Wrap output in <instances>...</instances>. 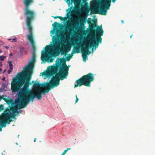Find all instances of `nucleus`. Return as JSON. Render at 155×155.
Masks as SVG:
<instances>
[{
  "instance_id": "nucleus-37",
  "label": "nucleus",
  "mask_w": 155,
  "mask_h": 155,
  "mask_svg": "<svg viewBox=\"0 0 155 155\" xmlns=\"http://www.w3.org/2000/svg\"><path fill=\"white\" fill-rule=\"evenodd\" d=\"M2 71V70L1 68H0V72Z\"/></svg>"
},
{
  "instance_id": "nucleus-34",
  "label": "nucleus",
  "mask_w": 155,
  "mask_h": 155,
  "mask_svg": "<svg viewBox=\"0 0 155 155\" xmlns=\"http://www.w3.org/2000/svg\"><path fill=\"white\" fill-rule=\"evenodd\" d=\"M2 130V129L1 127H0V131H1Z\"/></svg>"
},
{
  "instance_id": "nucleus-5",
  "label": "nucleus",
  "mask_w": 155,
  "mask_h": 155,
  "mask_svg": "<svg viewBox=\"0 0 155 155\" xmlns=\"http://www.w3.org/2000/svg\"><path fill=\"white\" fill-rule=\"evenodd\" d=\"M94 79L93 74L91 73H89L76 80L77 84H75L74 87L76 88L78 86L80 87L82 85L90 87L91 82L93 81Z\"/></svg>"
},
{
  "instance_id": "nucleus-30",
  "label": "nucleus",
  "mask_w": 155,
  "mask_h": 155,
  "mask_svg": "<svg viewBox=\"0 0 155 155\" xmlns=\"http://www.w3.org/2000/svg\"><path fill=\"white\" fill-rule=\"evenodd\" d=\"M5 78L4 77H3V78H2V80H3V81H5Z\"/></svg>"
},
{
  "instance_id": "nucleus-10",
  "label": "nucleus",
  "mask_w": 155,
  "mask_h": 155,
  "mask_svg": "<svg viewBox=\"0 0 155 155\" xmlns=\"http://www.w3.org/2000/svg\"><path fill=\"white\" fill-rule=\"evenodd\" d=\"M87 23L89 25L90 29L91 30L92 32L94 33V34L95 35H97L96 37L95 36H93L92 37L94 36L95 37V38H96V37L99 35V33L96 31L97 29H99L98 31H101V30H102L103 31L101 26L100 27L97 26L96 30L93 29V28L96 26V24L94 23L92 24L91 21H87Z\"/></svg>"
},
{
  "instance_id": "nucleus-23",
  "label": "nucleus",
  "mask_w": 155,
  "mask_h": 155,
  "mask_svg": "<svg viewBox=\"0 0 155 155\" xmlns=\"http://www.w3.org/2000/svg\"><path fill=\"white\" fill-rule=\"evenodd\" d=\"M75 97H76V100H75V103H77L78 101V98L77 95L76 94L75 95Z\"/></svg>"
},
{
  "instance_id": "nucleus-17",
  "label": "nucleus",
  "mask_w": 155,
  "mask_h": 155,
  "mask_svg": "<svg viewBox=\"0 0 155 155\" xmlns=\"http://www.w3.org/2000/svg\"><path fill=\"white\" fill-rule=\"evenodd\" d=\"M71 27V28L72 29H73V31H74V30H75L76 31L77 29V27L76 26V25L74 26V25H71V26H70Z\"/></svg>"
},
{
  "instance_id": "nucleus-33",
  "label": "nucleus",
  "mask_w": 155,
  "mask_h": 155,
  "mask_svg": "<svg viewBox=\"0 0 155 155\" xmlns=\"http://www.w3.org/2000/svg\"><path fill=\"white\" fill-rule=\"evenodd\" d=\"M36 140H37L36 138H35L34 140V141L35 142L36 141Z\"/></svg>"
},
{
  "instance_id": "nucleus-9",
  "label": "nucleus",
  "mask_w": 155,
  "mask_h": 155,
  "mask_svg": "<svg viewBox=\"0 0 155 155\" xmlns=\"http://www.w3.org/2000/svg\"><path fill=\"white\" fill-rule=\"evenodd\" d=\"M60 25L59 23L57 22H55L53 24L52 26L54 28L53 30L51 31V33L52 34H54L56 32V36H54L53 37V39L54 41V44L55 45H58L59 44V31L57 29L59 26Z\"/></svg>"
},
{
  "instance_id": "nucleus-46",
  "label": "nucleus",
  "mask_w": 155,
  "mask_h": 155,
  "mask_svg": "<svg viewBox=\"0 0 155 155\" xmlns=\"http://www.w3.org/2000/svg\"><path fill=\"white\" fill-rule=\"evenodd\" d=\"M34 82V81H32V83H33V82Z\"/></svg>"
},
{
  "instance_id": "nucleus-38",
  "label": "nucleus",
  "mask_w": 155,
  "mask_h": 155,
  "mask_svg": "<svg viewBox=\"0 0 155 155\" xmlns=\"http://www.w3.org/2000/svg\"><path fill=\"white\" fill-rule=\"evenodd\" d=\"M2 52V51L1 50H0V53Z\"/></svg>"
},
{
  "instance_id": "nucleus-41",
  "label": "nucleus",
  "mask_w": 155,
  "mask_h": 155,
  "mask_svg": "<svg viewBox=\"0 0 155 155\" xmlns=\"http://www.w3.org/2000/svg\"><path fill=\"white\" fill-rule=\"evenodd\" d=\"M76 50L77 51H78V48H76Z\"/></svg>"
},
{
  "instance_id": "nucleus-13",
  "label": "nucleus",
  "mask_w": 155,
  "mask_h": 155,
  "mask_svg": "<svg viewBox=\"0 0 155 155\" xmlns=\"http://www.w3.org/2000/svg\"><path fill=\"white\" fill-rule=\"evenodd\" d=\"M74 0H67L66 2L68 4V6H70L71 4L74 2Z\"/></svg>"
},
{
  "instance_id": "nucleus-19",
  "label": "nucleus",
  "mask_w": 155,
  "mask_h": 155,
  "mask_svg": "<svg viewBox=\"0 0 155 155\" xmlns=\"http://www.w3.org/2000/svg\"><path fill=\"white\" fill-rule=\"evenodd\" d=\"M61 54H64V55H66L67 54V52H65L64 50H61Z\"/></svg>"
},
{
  "instance_id": "nucleus-29",
  "label": "nucleus",
  "mask_w": 155,
  "mask_h": 155,
  "mask_svg": "<svg viewBox=\"0 0 155 155\" xmlns=\"http://www.w3.org/2000/svg\"><path fill=\"white\" fill-rule=\"evenodd\" d=\"M56 45H55L54 44V45L53 46H52L51 47V48H54L55 47H56Z\"/></svg>"
},
{
  "instance_id": "nucleus-4",
  "label": "nucleus",
  "mask_w": 155,
  "mask_h": 155,
  "mask_svg": "<svg viewBox=\"0 0 155 155\" xmlns=\"http://www.w3.org/2000/svg\"><path fill=\"white\" fill-rule=\"evenodd\" d=\"M99 29H97L96 31L99 33V35L95 38L94 36L91 37V39L89 41L88 44L84 42L85 44L83 45L84 47V48L85 51L82 52V57L83 60L85 61L87 59V55H88L91 53V52L89 50V48L92 47H94L95 48L97 47L99 44H101L102 42V38L101 36L103 35L104 31L101 30L100 31H98Z\"/></svg>"
},
{
  "instance_id": "nucleus-28",
  "label": "nucleus",
  "mask_w": 155,
  "mask_h": 155,
  "mask_svg": "<svg viewBox=\"0 0 155 155\" xmlns=\"http://www.w3.org/2000/svg\"><path fill=\"white\" fill-rule=\"evenodd\" d=\"M71 149V148H68L65 150H66L67 152L68 151V150H70Z\"/></svg>"
},
{
  "instance_id": "nucleus-44",
  "label": "nucleus",
  "mask_w": 155,
  "mask_h": 155,
  "mask_svg": "<svg viewBox=\"0 0 155 155\" xmlns=\"http://www.w3.org/2000/svg\"><path fill=\"white\" fill-rule=\"evenodd\" d=\"M6 71V70H4V71L3 72V73H4Z\"/></svg>"
},
{
  "instance_id": "nucleus-22",
  "label": "nucleus",
  "mask_w": 155,
  "mask_h": 155,
  "mask_svg": "<svg viewBox=\"0 0 155 155\" xmlns=\"http://www.w3.org/2000/svg\"><path fill=\"white\" fill-rule=\"evenodd\" d=\"M9 41L12 40L11 41L12 42H15L16 41V40L15 38H13L12 39H8Z\"/></svg>"
},
{
  "instance_id": "nucleus-12",
  "label": "nucleus",
  "mask_w": 155,
  "mask_h": 155,
  "mask_svg": "<svg viewBox=\"0 0 155 155\" xmlns=\"http://www.w3.org/2000/svg\"><path fill=\"white\" fill-rule=\"evenodd\" d=\"M18 98H17L16 101H15V103L17 104V105H15V107H12V109L11 111L15 113H17V114H18L19 113H21V111H18V109H21V108H20V104L18 103Z\"/></svg>"
},
{
  "instance_id": "nucleus-42",
  "label": "nucleus",
  "mask_w": 155,
  "mask_h": 155,
  "mask_svg": "<svg viewBox=\"0 0 155 155\" xmlns=\"http://www.w3.org/2000/svg\"><path fill=\"white\" fill-rule=\"evenodd\" d=\"M78 52H77V51H75V52L74 53H78Z\"/></svg>"
},
{
  "instance_id": "nucleus-14",
  "label": "nucleus",
  "mask_w": 155,
  "mask_h": 155,
  "mask_svg": "<svg viewBox=\"0 0 155 155\" xmlns=\"http://www.w3.org/2000/svg\"><path fill=\"white\" fill-rule=\"evenodd\" d=\"M52 17L54 19H56L57 18H58L61 19V21H63L64 20V18H62L61 16H52Z\"/></svg>"
},
{
  "instance_id": "nucleus-36",
  "label": "nucleus",
  "mask_w": 155,
  "mask_h": 155,
  "mask_svg": "<svg viewBox=\"0 0 155 155\" xmlns=\"http://www.w3.org/2000/svg\"><path fill=\"white\" fill-rule=\"evenodd\" d=\"M2 99V97L0 96V101Z\"/></svg>"
},
{
  "instance_id": "nucleus-27",
  "label": "nucleus",
  "mask_w": 155,
  "mask_h": 155,
  "mask_svg": "<svg viewBox=\"0 0 155 155\" xmlns=\"http://www.w3.org/2000/svg\"><path fill=\"white\" fill-rule=\"evenodd\" d=\"M12 70H8V74H10V73L11 72V71H12Z\"/></svg>"
},
{
  "instance_id": "nucleus-26",
  "label": "nucleus",
  "mask_w": 155,
  "mask_h": 155,
  "mask_svg": "<svg viewBox=\"0 0 155 155\" xmlns=\"http://www.w3.org/2000/svg\"><path fill=\"white\" fill-rule=\"evenodd\" d=\"M78 21L77 19H76L75 20V21H74V23L75 24H77V23L76 22V21Z\"/></svg>"
},
{
  "instance_id": "nucleus-2",
  "label": "nucleus",
  "mask_w": 155,
  "mask_h": 155,
  "mask_svg": "<svg viewBox=\"0 0 155 155\" xmlns=\"http://www.w3.org/2000/svg\"><path fill=\"white\" fill-rule=\"evenodd\" d=\"M65 62L66 59L64 58H58L56 61V66H49L48 71L42 72V75L50 77L55 75L54 77H57L59 80L66 78L68 75V68Z\"/></svg>"
},
{
  "instance_id": "nucleus-21",
  "label": "nucleus",
  "mask_w": 155,
  "mask_h": 155,
  "mask_svg": "<svg viewBox=\"0 0 155 155\" xmlns=\"http://www.w3.org/2000/svg\"><path fill=\"white\" fill-rule=\"evenodd\" d=\"M4 109L3 106L2 105H0V111H2Z\"/></svg>"
},
{
  "instance_id": "nucleus-6",
  "label": "nucleus",
  "mask_w": 155,
  "mask_h": 155,
  "mask_svg": "<svg viewBox=\"0 0 155 155\" xmlns=\"http://www.w3.org/2000/svg\"><path fill=\"white\" fill-rule=\"evenodd\" d=\"M116 0H112L113 3L115 2ZM111 1L108 0H102L99 4L100 6H102L100 8H97L95 13H98L101 15H106L107 12V10L109 9L110 6Z\"/></svg>"
},
{
  "instance_id": "nucleus-35",
  "label": "nucleus",
  "mask_w": 155,
  "mask_h": 155,
  "mask_svg": "<svg viewBox=\"0 0 155 155\" xmlns=\"http://www.w3.org/2000/svg\"><path fill=\"white\" fill-rule=\"evenodd\" d=\"M70 48H68V51H70Z\"/></svg>"
},
{
  "instance_id": "nucleus-18",
  "label": "nucleus",
  "mask_w": 155,
  "mask_h": 155,
  "mask_svg": "<svg viewBox=\"0 0 155 155\" xmlns=\"http://www.w3.org/2000/svg\"><path fill=\"white\" fill-rule=\"evenodd\" d=\"M8 63L9 64V66L10 67V68L11 70H12L13 69L12 66L13 65L12 63V62L11 61H8Z\"/></svg>"
},
{
  "instance_id": "nucleus-32",
  "label": "nucleus",
  "mask_w": 155,
  "mask_h": 155,
  "mask_svg": "<svg viewBox=\"0 0 155 155\" xmlns=\"http://www.w3.org/2000/svg\"><path fill=\"white\" fill-rule=\"evenodd\" d=\"M121 22L122 24H123L124 23V21L123 20H122L121 21Z\"/></svg>"
},
{
  "instance_id": "nucleus-31",
  "label": "nucleus",
  "mask_w": 155,
  "mask_h": 155,
  "mask_svg": "<svg viewBox=\"0 0 155 155\" xmlns=\"http://www.w3.org/2000/svg\"><path fill=\"white\" fill-rule=\"evenodd\" d=\"M2 65V63L0 62V66H1Z\"/></svg>"
},
{
  "instance_id": "nucleus-40",
  "label": "nucleus",
  "mask_w": 155,
  "mask_h": 155,
  "mask_svg": "<svg viewBox=\"0 0 155 155\" xmlns=\"http://www.w3.org/2000/svg\"><path fill=\"white\" fill-rule=\"evenodd\" d=\"M5 47L7 49H8V47H7V46H5Z\"/></svg>"
},
{
  "instance_id": "nucleus-24",
  "label": "nucleus",
  "mask_w": 155,
  "mask_h": 155,
  "mask_svg": "<svg viewBox=\"0 0 155 155\" xmlns=\"http://www.w3.org/2000/svg\"><path fill=\"white\" fill-rule=\"evenodd\" d=\"M67 152L66 151V150H64L63 153H62L61 155H64L65 153H66Z\"/></svg>"
},
{
  "instance_id": "nucleus-43",
  "label": "nucleus",
  "mask_w": 155,
  "mask_h": 155,
  "mask_svg": "<svg viewBox=\"0 0 155 155\" xmlns=\"http://www.w3.org/2000/svg\"><path fill=\"white\" fill-rule=\"evenodd\" d=\"M12 53H10V56H12Z\"/></svg>"
},
{
  "instance_id": "nucleus-39",
  "label": "nucleus",
  "mask_w": 155,
  "mask_h": 155,
  "mask_svg": "<svg viewBox=\"0 0 155 155\" xmlns=\"http://www.w3.org/2000/svg\"><path fill=\"white\" fill-rule=\"evenodd\" d=\"M132 36H133V35H131L130 36V38H132Z\"/></svg>"
},
{
  "instance_id": "nucleus-45",
  "label": "nucleus",
  "mask_w": 155,
  "mask_h": 155,
  "mask_svg": "<svg viewBox=\"0 0 155 155\" xmlns=\"http://www.w3.org/2000/svg\"><path fill=\"white\" fill-rule=\"evenodd\" d=\"M58 54H59V53H58V54L57 55V56H58Z\"/></svg>"
},
{
  "instance_id": "nucleus-25",
  "label": "nucleus",
  "mask_w": 155,
  "mask_h": 155,
  "mask_svg": "<svg viewBox=\"0 0 155 155\" xmlns=\"http://www.w3.org/2000/svg\"><path fill=\"white\" fill-rule=\"evenodd\" d=\"M72 6H71V8H69L67 10V11H68V10H69V12H71V10H72Z\"/></svg>"
},
{
  "instance_id": "nucleus-16",
  "label": "nucleus",
  "mask_w": 155,
  "mask_h": 155,
  "mask_svg": "<svg viewBox=\"0 0 155 155\" xmlns=\"http://www.w3.org/2000/svg\"><path fill=\"white\" fill-rule=\"evenodd\" d=\"M91 5H93L95 7H96V6L97 5V1H94L91 2Z\"/></svg>"
},
{
  "instance_id": "nucleus-3",
  "label": "nucleus",
  "mask_w": 155,
  "mask_h": 155,
  "mask_svg": "<svg viewBox=\"0 0 155 155\" xmlns=\"http://www.w3.org/2000/svg\"><path fill=\"white\" fill-rule=\"evenodd\" d=\"M33 2V0H23L24 4L25 6V15L26 16V22L29 33V34L27 35V38H34L31 22L35 18V12L29 9V5Z\"/></svg>"
},
{
  "instance_id": "nucleus-20",
  "label": "nucleus",
  "mask_w": 155,
  "mask_h": 155,
  "mask_svg": "<svg viewBox=\"0 0 155 155\" xmlns=\"http://www.w3.org/2000/svg\"><path fill=\"white\" fill-rule=\"evenodd\" d=\"M5 56H0V59L1 60V61H3L4 60V58H5Z\"/></svg>"
},
{
  "instance_id": "nucleus-15",
  "label": "nucleus",
  "mask_w": 155,
  "mask_h": 155,
  "mask_svg": "<svg viewBox=\"0 0 155 155\" xmlns=\"http://www.w3.org/2000/svg\"><path fill=\"white\" fill-rule=\"evenodd\" d=\"M73 55V54H71V55H70V54H68V56L67 57L66 59V60H67L68 61H69L71 58H72V56Z\"/></svg>"
},
{
  "instance_id": "nucleus-11",
  "label": "nucleus",
  "mask_w": 155,
  "mask_h": 155,
  "mask_svg": "<svg viewBox=\"0 0 155 155\" xmlns=\"http://www.w3.org/2000/svg\"><path fill=\"white\" fill-rule=\"evenodd\" d=\"M5 102H6V103L9 105V107L7 108L6 110V111L8 112H11L12 110V109H11V108L12 109V107H15V102L12 99L7 100L5 99Z\"/></svg>"
},
{
  "instance_id": "nucleus-8",
  "label": "nucleus",
  "mask_w": 155,
  "mask_h": 155,
  "mask_svg": "<svg viewBox=\"0 0 155 155\" xmlns=\"http://www.w3.org/2000/svg\"><path fill=\"white\" fill-rule=\"evenodd\" d=\"M45 48V51L42 50L41 51V59L42 61L52 62L54 59L51 56V53L49 51H50V47L49 45H47Z\"/></svg>"
},
{
  "instance_id": "nucleus-1",
  "label": "nucleus",
  "mask_w": 155,
  "mask_h": 155,
  "mask_svg": "<svg viewBox=\"0 0 155 155\" xmlns=\"http://www.w3.org/2000/svg\"><path fill=\"white\" fill-rule=\"evenodd\" d=\"M36 54L35 51L33 53L31 60L28 64L25 66L23 70L18 73L13 78L11 84V90L12 92L18 91V103L20 105V108H25L29 103L30 101L33 102L35 97L38 100L42 98V93H48L51 88L56 87L60 84L59 80L56 77H52L50 81L46 84L44 82L41 84L38 82L34 83L33 88L35 91L34 92L29 89L31 84L30 82L32 71L36 61Z\"/></svg>"
},
{
  "instance_id": "nucleus-7",
  "label": "nucleus",
  "mask_w": 155,
  "mask_h": 155,
  "mask_svg": "<svg viewBox=\"0 0 155 155\" xmlns=\"http://www.w3.org/2000/svg\"><path fill=\"white\" fill-rule=\"evenodd\" d=\"M10 112H7L0 116V124L1 127H5L6 126V124H9L12 121L10 117L14 118L16 114L15 112L9 113Z\"/></svg>"
}]
</instances>
